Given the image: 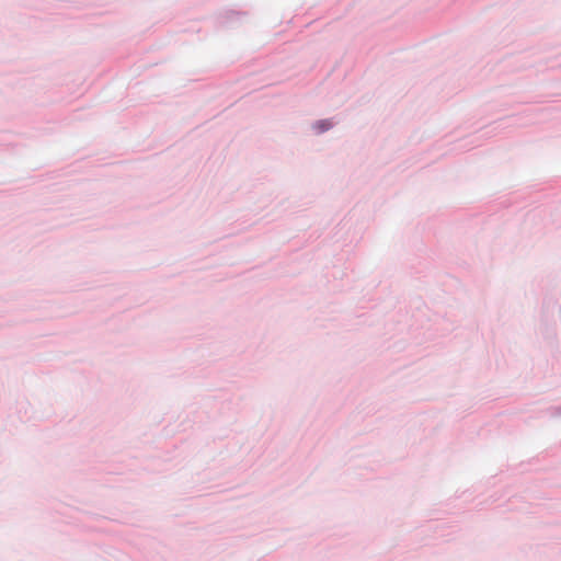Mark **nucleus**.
<instances>
[{"label":"nucleus","instance_id":"f257e3e1","mask_svg":"<svg viewBox=\"0 0 561 561\" xmlns=\"http://www.w3.org/2000/svg\"><path fill=\"white\" fill-rule=\"evenodd\" d=\"M332 126V124L328 121H321L317 124V128L320 130V131H324V130H328L330 127Z\"/></svg>","mask_w":561,"mask_h":561}]
</instances>
